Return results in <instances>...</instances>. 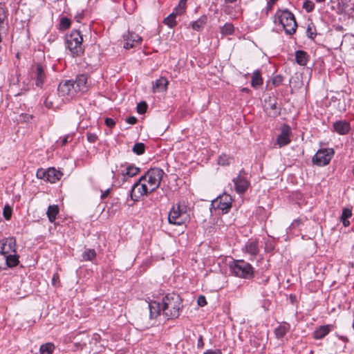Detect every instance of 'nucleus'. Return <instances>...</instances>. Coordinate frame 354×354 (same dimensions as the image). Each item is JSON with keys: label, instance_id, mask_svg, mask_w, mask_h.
Here are the masks:
<instances>
[{"label": "nucleus", "instance_id": "f257e3e1", "mask_svg": "<svg viewBox=\"0 0 354 354\" xmlns=\"http://www.w3.org/2000/svg\"><path fill=\"white\" fill-rule=\"evenodd\" d=\"M183 308L182 299L176 293L167 294L162 299V311L168 319H175L180 315Z\"/></svg>", "mask_w": 354, "mask_h": 354}, {"label": "nucleus", "instance_id": "f03ea898", "mask_svg": "<svg viewBox=\"0 0 354 354\" xmlns=\"http://www.w3.org/2000/svg\"><path fill=\"white\" fill-rule=\"evenodd\" d=\"M275 16L274 23H279L286 33L292 35L295 32L297 25L292 13L286 10H279Z\"/></svg>", "mask_w": 354, "mask_h": 354}, {"label": "nucleus", "instance_id": "7ed1b4c3", "mask_svg": "<svg viewBox=\"0 0 354 354\" xmlns=\"http://www.w3.org/2000/svg\"><path fill=\"white\" fill-rule=\"evenodd\" d=\"M164 171L159 168H152L140 178V182H147L150 192L156 190L160 185Z\"/></svg>", "mask_w": 354, "mask_h": 354}, {"label": "nucleus", "instance_id": "20e7f679", "mask_svg": "<svg viewBox=\"0 0 354 354\" xmlns=\"http://www.w3.org/2000/svg\"><path fill=\"white\" fill-rule=\"evenodd\" d=\"M82 36L78 30H73L66 37L68 48L73 56H80L83 54L84 50L82 47Z\"/></svg>", "mask_w": 354, "mask_h": 354}, {"label": "nucleus", "instance_id": "39448f33", "mask_svg": "<svg viewBox=\"0 0 354 354\" xmlns=\"http://www.w3.org/2000/svg\"><path fill=\"white\" fill-rule=\"evenodd\" d=\"M188 219L189 216L186 213V211L181 208L179 204L173 207L168 217V220L170 223L177 225L184 224Z\"/></svg>", "mask_w": 354, "mask_h": 354}, {"label": "nucleus", "instance_id": "423d86ee", "mask_svg": "<svg viewBox=\"0 0 354 354\" xmlns=\"http://www.w3.org/2000/svg\"><path fill=\"white\" fill-rule=\"evenodd\" d=\"M334 155L333 149H319L313 158V162L317 166L327 165Z\"/></svg>", "mask_w": 354, "mask_h": 354}, {"label": "nucleus", "instance_id": "0eeeda50", "mask_svg": "<svg viewBox=\"0 0 354 354\" xmlns=\"http://www.w3.org/2000/svg\"><path fill=\"white\" fill-rule=\"evenodd\" d=\"M232 272L239 277H248L252 275V268L243 261H237L231 266Z\"/></svg>", "mask_w": 354, "mask_h": 354}, {"label": "nucleus", "instance_id": "6e6552de", "mask_svg": "<svg viewBox=\"0 0 354 354\" xmlns=\"http://www.w3.org/2000/svg\"><path fill=\"white\" fill-rule=\"evenodd\" d=\"M263 109L269 117L275 118L280 114L281 108L278 106L275 96H268L264 100Z\"/></svg>", "mask_w": 354, "mask_h": 354}, {"label": "nucleus", "instance_id": "1a4fd4ad", "mask_svg": "<svg viewBox=\"0 0 354 354\" xmlns=\"http://www.w3.org/2000/svg\"><path fill=\"white\" fill-rule=\"evenodd\" d=\"M58 92L61 97L69 100L77 93V88L73 82L66 80L61 82L58 86Z\"/></svg>", "mask_w": 354, "mask_h": 354}, {"label": "nucleus", "instance_id": "9d476101", "mask_svg": "<svg viewBox=\"0 0 354 354\" xmlns=\"http://www.w3.org/2000/svg\"><path fill=\"white\" fill-rule=\"evenodd\" d=\"M151 192L147 185L145 182H140L139 180L133 187L131 192V198L134 201H139L141 197Z\"/></svg>", "mask_w": 354, "mask_h": 354}, {"label": "nucleus", "instance_id": "9b49d317", "mask_svg": "<svg viewBox=\"0 0 354 354\" xmlns=\"http://www.w3.org/2000/svg\"><path fill=\"white\" fill-rule=\"evenodd\" d=\"M142 308L145 310H148L150 319H156L160 314L162 310V306L159 302L152 301L151 302L145 301L142 304Z\"/></svg>", "mask_w": 354, "mask_h": 354}, {"label": "nucleus", "instance_id": "f8f14e48", "mask_svg": "<svg viewBox=\"0 0 354 354\" xmlns=\"http://www.w3.org/2000/svg\"><path fill=\"white\" fill-rule=\"evenodd\" d=\"M0 252L6 255L10 252L16 253V240L14 237L5 239L0 243Z\"/></svg>", "mask_w": 354, "mask_h": 354}, {"label": "nucleus", "instance_id": "ddd939ff", "mask_svg": "<svg viewBox=\"0 0 354 354\" xmlns=\"http://www.w3.org/2000/svg\"><path fill=\"white\" fill-rule=\"evenodd\" d=\"M290 133V129L288 125H283L281 128V133L278 136L277 140V144L279 147H283L288 145L290 142L289 134Z\"/></svg>", "mask_w": 354, "mask_h": 354}, {"label": "nucleus", "instance_id": "4468645a", "mask_svg": "<svg viewBox=\"0 0 354 354\" xmlns=\"http://www.w3.org/2000/svg\"><path fill=\"white\" fill-rule=\"evenodd\" d=\"M214 205L219 209L227 211L231 207L232 198L228 195L222 196L214 201Z\"/></svg>", "mask_w": 354, "mask_h": 354}, {"label": "nucleus", "instance_id": "2eb2a0df", "mask_svg": "<svg viewBox=\"0 0 354 354\" xmlns=\"http://www.w3.org/2000/svg\"><path fill=\"white\" fill-rule=\"evenodd\" d=\"M234 183L235 189L238 193H244L250 185L249 182L241 176L234 179Z\"/></svg>", "mask_w": 354, "mask_h": 354}, {"label": "nucleus", "instance_id": "dca6fc26", "mask_svg": "<svg viewBox=\"0 0 354 354\" xmlns=\"http://www.w3.org/2000/svg\"><path fill=\"white\" fill-rule=\"evenodd\" d=\"M168 84V80L165 77H161L156 81L153 86L152 91L153 93L166 91Z\"/></svg>", "mask_w": 354, "mask_h": 354}, {"label": "nucleus", "instance_id": "f3484780", "mask_svg": "<svg viewBox=\"0 0 354 354\" xmlns=\"http://www.w3.org/2000/svg\"><path fill=\"white\" fill-rule=\"evenodd\" d=\"M46 181H48L51 183H56L61 178L62 176V173L60 171L56 170L54 167L49 168L48 170H46Z\"/></svg>", "mask_w": 354, "mask_h": 354}, {"label": "nucleus", "instance_id": "a211bd4d", "mask_svg": "<svg viewBox=\"0 0 354 354\" xmlns=\"http://www.w3.org/2000/svg\"><path fill=\"white\" fill-rule=\"evenodd\" d=\"M335 130L339 134H346L350 129V126L348 122H337L333 124Z\"/></svg>", "mask_w": 354, "mask_h": 354}, {"label": "nucleus", "instance_id": "6ab92c4d", "mask_svg": "<svg viewBox=\"0 0 354 354\" xmlns=\"http://www.w3.org/2000/svg\"><path fill=\"white\" fill-rule=\"evenodd\" d=\"M86 80L87 78L84 75H79L77 77L76 80L73 82L77 88V91H82L86 88Z\"/></svg>", "mask_w": 354, "mask_h": 354}, {"label": "nucleus", "instance_id": "aec40b11", "mask_svg": "<svg viewBox=\"0 0 354 354\" xmlns=\"http://www.w3.org/2000/svg\"><path fill=\"white\" fill-rule=\"evenodd\" d=\"M58 213L59 207L57 205H50L46 212L49 221L51 223L54 222Z\"/></svg>", "mask_w": 354, "mask_h": 354}, {"label": "nucleus", "instance_id": "412c9836", "mask_svg": "<svg viewBox=\"0 0 354 354\" xmlns=\"http://www.w3.org/2000/svg\"><path fill=\"white\" fill-rule=\"evenodd\" d=\"M330 331L329 326H322L316 330L314 333V337L315 339H322Z\"/></svg>", "mask_w": 354, "mask_h": 354}, {"label": "nucleus", "instance_id": "4be33fe9", "mask_svg": "<svg viewBox=\"0 0 354 354\" xmlns=\"http://www.w3.org/2000/svg\"><path fill=\"white\" fill-rule=\"evenodd\" d=\"M296 61L301 66H305L308 62V55L306 52L299 50L296 53Z\"/></svg>", "mask_w": 354, "mask_h": 354}, {"label": "nucleus", "instance_id": "5701e85b", "mask_svg": "<svg viewBox=\"0 0 354 354\" xmlns=\"http://www.w3.org/2000/svg\"><path fill=\"white\" fill-rule=\"evenodd\" d=\"M55 348L54 344L48 342L42 344L39 348L40 354H52Z\"/></svg>", "mask_w": 354, "mask_h": 354}, {"label": "nucleus", "instance_id": "b1692460", "mask_svg": "<svg viewBox=\"0 0 354 354\" xmlns=\"http://www.w3.org/2000/svg\"><path fill=\"white\" fill-rule=\"evenodd\" d=\"M36 70H37L36 84H37V86H39L44 82V78H45V74L44 72L43 67L40 64H37Z\"/></svg>", "mask_w": 354, "mask_h": 354}, {"label": "nucleus", "instance_id": "393cba45", "mask_svg": "<svg viewBox=\"0 0 354 354\" xmlns=\"http://www.w3.org/2000/svg\"><path fill=\"white\" fill-rule=\"evenodd\" d=\"M263 83V79L261 77V75L259 71H256L254 72L252 77L251 84L253 87H256L257 86L261 85Z\"/></svg>", "mask_w": 354, "mask_h": 354}, {"label": "nucleus", "instance_id": "a878e982", "mask_svg": "<svg viewBox=\"0 0 354 354\" xmlns=\"http://www.w3.org/2000/svg\"><path fill=\"white\" fill-rule=\"evenodd\" d=\"M7 264L10 267L15 266L19 263L18 257L15 254H8L6 256Z\"/></svg>", "mask_w": 354, "mask_h": 354}, {"label": "nucleus", "instance_id": "bb28decb", "mask_svg": "<svg viewBox=\"0 0 354 354\" xmlns=\"http://www.w3.org/2000/svg\"><path fill=\"white\" fill-rule=\"evenodd\" d=\"M207 17L203 16L192 24V28L195 30H199L206 24Z\"/></svg>", "mask_w": 354, "mask_h": 354}, {"label": "nucleus", "instance_id": "cd10ccee", "mask_svg": "<svg viewBox=\"0 0 354 354\" xmlns=\"http://www.w3.org/2000/svg\"><path fill=\"white\" fill-rule=\"evenodd\" d=\"M288 330V326L286 325H281L274 330V333L277 338L283 337Z\"/></svg>", "mask_w": 354, "mask_h": 354}, {"label": "nucleus", "instance_id": "c85d7f7f", "mask_svg": "<svg viewBox=\"0 0 354 354\" xmlns=\"http://www.w3.org/2000/svg\"><path fill=\"white\" fill-rule=\"evenodd\" d=\"M246 251L251 254H257L259 250L257 247V242L252 241L248 243L245 247Z\"/></svg>", "mask_w": 354, "mask_h": 354}, {"label": "nucleus", "instance_id": "c756f323", "mask_svg": "<svg viewBox=\"0 0 354 354\" xmlns=\"http://www.w3.org/2000/svg\"><path fill=\"white\" fill-rule=\"evenodd\" d=\"M186 2L187 0H180L178 6L175 8L174 13L176 15H182L185 10Z\"/></svg>", "mask_w": 354, "mask_h": 354}, {"label": "nucleus", "instance_id": "7c9ffc66", "mask_svg": "<svg viewBox=\"0 0 354 354\" xmlns=\"http://www.w3.org/2000/svg\"><path fill=\"white\" fill-rule=\"evenodd\" d=\"M234 31V27L232 24H225L221 30V32L223 35H232Z\"/></svg>", "mask_w": 354, "mask_h": 354}, {"label": "nucleus", "instance_id": "2f4dec72", "mask_svg": "<svg viewBox=\"0 0 354 354\" xmlns=\"http://www.w3.org/2000/svg\"><path fill=\"white\" fill-rule=\"evenodd\" d=\"M126 41H131L132 42L140 43L142 41V37L134 32H128L127 36H124Z\"/></svg>", "mask_w": 354, "mask_h": 354}, {"label": "nucleus", "instance_id": "473e14b6", "mask_svg": "<svg viewBox=\"0 0 354 354\" xmlns=\"http://www.w3.org/2000/svg\"><path fill=\"white\" fill-rule=\"evenodd\" d=\"M95 251L93 249H88L84 252L83 259L85 261H91L95 259Z\"/></svg>", "mask_w": 354, "mask_h": 354}, {"label": "nucleus", "instance_id": "72a5a7b5", "mask_svg": "<svg viewBox=\"0 0 354 354\" xmlns=\"http://www.w3.org/2000/svg\"><path fill=\"white\" fill-rule=\"evenodd\" d=\"M145 145L142 142H138L135 144L132 150L135 153L138 155H142L145 152Z\"/></svg>", "mask_w": 354, "mask_h": 354}, {"label": "nucleus", "instance_id": "f704fd0d", "mask_svg": "<svg viewBox=\"0 0 354 354\" xmlns=\"http://www.w3.org/2000/svg\"><path fill=\"white\" fill-rule=\"evenodd\" d=\"M176 16V15L173 12L167 18H165L163 22L169 27L172 28L175 26L176 24L175 21Z\"/></svg>", "mask_w": 354, "mask_h": 354}, {"label": "nucleus", "instance_id": "c9c22d12", "mask_svg": "<svg viewBox=\"0 0 354 354\" xmlns=\"http://www.w3.org/2000/svg\"><path fill=\"white\" fill-rule=\"evenodd\" d=\"M71 21L67 17H63L60 20L59 29L66 30L70 27Z\"/></svg>", "mask_w": 354, "mask_h": 354}, {"label": "nucleus", "instance_id": "e433bc0d", "mask_svg": "<svg viewBox=\"0 0 354 354\" xmlns=\"http://www.w3.org/2000/svg\"><path fill=\"white\" fill-rule=\"evenodd\" d=\"M139 168L133 166H130L127 169L126 173L124 174L132 177L136 176L139 172Z\"/></svg>", "mask_w": 354, "mask_h": 354}, {"label": "nucleus", "instance_id": "4c0bfd02", "mask_svg": "<svg viewBox=\"0 0 354 354\" xmlns=\"http://www.w3.org/2000/svg\"><path fill=\"white\" fill-rule=\"evenodd\" d=\"M301 82V75L297 73L295 77H292L290 80V83L293 84L295 86H298Z\"/></svg>", "mask_w": 354, "mask_h": 354}, {"label": "nucleus", "instance_id": "58836bf2", "mask_svg": "<svg viewBox=\"0 0 354 354\" xmlns=\"http://www.w3.org/2000/svg\"><path fill=\"white\" fill-rule=\"evenodd\" d=\"M314 3L309 0H306L303 5V8L306 9L307 12H311L314 9Z\"/></svg>", "mask_w": 354, "mask_h": 354}, {"label": "nucleus", "instance_id": "ea45409f", "mask_svg": "<svg viewBox=\"0 0 354 354\" xmlns=\"http://www.w3.org/2000/svg\"><path fill=\"white\" fill-rule=\"evenodd\" d=\"M44 105L47 109H53L54 107V98L48 96L44 102Z\"/></svg>", "mask_w": 354, "mask_h": 354}, {"label": "nucleus", "instance_id": "a19ab883", "mask_svg": "<svg viewBox=\"0 0 354 354\" xmlns=\"http://www.w3.org/2000/svg\"><path fill=\"white\" fill-rule=\"evenodd\" d=\"M147 105L144 102L139 103L137 106V111L140 114L145 113L147 111Z\"/></svg>", "mask_w": 354, "mask_h": 354}, {"label": "nucleus", "instance_id": "79ce46f5", "mask_svg": "<svg viewBox=\"0 0 354 354\" xmlns=\"http://www.w3.org/2000/svg\"><path fill=\"white\" fill-rule=\"evenodd\" d=\"M12 216V209L9 206H6L3 209V216L6 220H9Z\"/></svg>", "mask_w": 354, "mask_h": 354}, {"label": "nucleus", "instance_id": "37998d69", "mask_svg": "<svg viewBox=\"0 0 354 354\" xmlns=\"http://www.w3.org/2000/svg\"><path fill=\"white\" fill-rule=\"evenodd\" d=\"M36 175L38 178L45 179L46 180V178H47L46 170L40 169L37 171Z\"/></svg>", "mask_w": 354, "mask_h": 354}, {"label": "nucleus", "instance_id": "c03bdc74", "mask_svg": "<svg viewBox=\"0 0 354 354\" xmlns=\"http://www.w3.org/2000/svg\"><path fill=\"white\" fill-rule=\"evenodd\" d=\"M283 81V77L281 75H277L275 76L273 80H272V84L274 85V86H278L280 84H281Z\"/></svg>", "mask_w": 354, "mask_h": 354}, {"label": "nucleus", "instance_id": "a18cd8bd", "mask_svg": "<svg viewBox=\"0 0 354 354\" xmlns=\"http://www.w3.org/2000/svg\"><path fill=\"white\" fill-rule=\"evenodd\" d=\"M352 215L351 211L349 209L345 208L343 210L341 218H348Z\"/></svg>", "mask_w": 354, "mask_h": 354}, {"label": "nucleus", "instance_id": "49530a36", "mask_svg": "<svg viewBox=\"0 0 354 354\" xmlns=\"http://www.w3.org/2000/svg\"><path fill=\"white\" fill-rule=\"evenodd\" d=\"M87 140L89 142H95L97 140V136L94 133H88Z\"/></svg>", "mask_w": 354, "mask_h": 354}, {"label": "nucleus", "instance_id": "de8ad7c7", "mask_svg": "<svg viewBox=\"0 0 354 354\" xmlns=\"http://www.w3.org/2000/svg\"><path fill=\"white\" fill-rule=\"evenodd\" d=\"M227 160H228V158H227V156L225 155H223V156H220V158L218 159V163L222 165H228L229 162Z\"/></svg>", "mask_w": 354, "mask_h": 354}, {"label": "nucleus", "instance_id": "09e8293b", "mask_svg": "<svg viewBox=\"0 0 354 354\" xmlns=\"http://www.w3.org/2000/svg\"><path fill=\"white\" fill-rule=\"evenodd\" d=\"M197 302H198V306H200L201 307H203L207 304L205 297L203 295H201L198 297Z\"/></svg>", "mask_w": 354, "mask_h": 354}, {"label": "nucleus", "instance_id": "8fccbe9b", "mask_svg": "<svg viewBox=\"0 0 354 354\" xmlns=\"http://www.w3.org/2000/svg\"><path fill=\"white\" fill-rule=\"evenodd\" d=\"M105 124L106 125H107L109 127H113L115 126V121L112 118H107L105 119Z\"/></svg>", "mask_w": 354, "mask_h": 354}, {"label": "nucleus", "instance_id": "3c124183", "mask_svg": "<svg viewBox=\"0 0 354 354\" xmlns=\"http://www.w3.org/2000/svg\"><path fill=\"white\" fill-rule=\"evenodd\" d=\"M126 122L130 124H134L137 122V119L134 116H129L126 119Z\"/></svg>", "mask_w": 354, "mask_h": 354}, {"label": "nucleus", "instance_id": "603ef678", "mask_svg": "<svg viewBox=\"0 0 354 354\" xmlns=\"http://www.w3.org/2000/svg\"><path fill=\"white\" fill-rule=\"evenodd\" d=\"M204 354H222L221 351L219 349L217 350H208L204 353Z\"/></svg>", "mask_w": 354, "mask_h": 354}, {"label": "nucleus", "instance_id": "864d4df0", "mask_svg": "<svg viewBox=\"0 0 354 354\" xmlns=\"http://www.w3.org/2000/svg\"><path fill=\"white\" fill-rule=\"evenodd\" d=\"M131 41H127V42L124 44V48L126 49H130L134 46L133 43H130Z\"/></svg>", "mask_w": 354, "mask_h": 354}, {"label": "nucleus", "instance_id": "5fc2aeb1", "mask_svg": "<svg viewBox=\"0 0 354 354\" xmlns=\"http://www.w3.org/2000/svg\"><path fill=\"white\" fill-rule=\"evenodd\" d=\"M307 34L308 35L309 37L310 38H314L315 34L312 31V28L311 27L308 26V28H307Z\"/></svg>", "mask_w": 354, "mask_h": 354}, {"label": "nucleus", "instance_id": "6e6d98bb", "mask_svg": "<svg viewBox=\"0 0 354 354\" xmlns=\"http://www.w3.org/2000/svg\"><path fill=\"white\" fill-rule=\"evenodd\" d=\"M274 248V247L273 245L268 244V243L266 244V250L267 252H272V251H273Z\"/></svg>", "mask_w": 354, "mask_h": 354}, {"label": "nucleus", "instance_id": "4d7b16f0", "mask_svg": "<svg viewBox=\"0 0 354 354\" xmlns=\"http://www.w3.org/2000/svg\"><path fill=\"white\" fill-rule=\"evenodd\" d=\"M277 0H270V1L268 3V10H270L272 9V7L273 4L277 1Z\"/></svg>", "mask_w": 354, "mask_h": 354}, {"label": "nucleus", "instance_id": "13d9d810", "mask_svg": "<svg viewBox=\"0 0 354 354\" xmlns=\"http://www.w3.org/2000/svg\"><path fill=\"white\" fill-rule=\"evenodd\" d=\"M109 194V189L106 190L101 196L102 199H104Z\"/></svg>", "mask_w": 354, "mask_h": 354}, {"label": "nucleus", "instance_id": "bf43d9fd", "mask_svg": "<svg viewBox=\"0 0 354 354\" xmlns=\"http://www.w3.org/2000/svg\"><path fill=\"white\" fill-rule=\"evenodd\" d=\"M342 223H343V225L344 226H348L349 225V221H347V218H341Z\"/></svg>", "mask_w": 354, "mask_h": 354}, {"label": "nucleus", "instance_id": "052dcab7", "mask_svg": "<svg viewBox=\"0 0 354 354\" xmlns=\"http://www.w3.org/2000/svg\"><path fill=\"white\" fill-rule=\"evenodd\" d=\"M68 142V137H66L62 140V145H65Z\"/></svg>", "mask_w": 354, "mask_h": 354}, {"label": "nucleus", "instance_id": "680f3d73", "mask_svg": "<svg viewBox=\"0 0 354 354\" xmlns=\"http://www.w3.org/2000/svg\"><path fill=\"white\" fill-rule=\"evenodd\" d=\"M225 3H233L236 0H225Z\"/></svg>", "mask_w": 354, "mask_h": 354}, {"label": "nucleus", "instance_id": "e2e57ef3", "mask_svg": "<svg viewBox=\"0 0 354 354\" xmlns=\"http://www.w3.org/2000/svg\"><path fill=\"white\" fill-rule=\"evenodd\" d=\"M249 91V90H248V88H243V89H242V91H244V92H247V91Z\"/></svg>", "mask_w": 354, "mask_h": 354}, {"label": "nucleus", "instance_id": "0e129e2a", "mask_svg": "<svg viewBox=\"0 0 354 354\" xmlns=\"http://www.w3.org/2000/svg\"><path fill=\"white\" fill-rule=\"evenodd\" d=\"M317 1L319 2H322V1H324L325 0H317Z\"/></svg>", "mask_w": 354, "mask_h": 354}, {"label": "nucleus", "instance_id": "69168bd1", "mask_svg": "<svg viewBox=\"0 0 354 354\" xmlns=\"http://www.w3.org/2000/svg\"><path fill=\"white\" fill-rule=\"evenodd\" d=\"M53 282H54L55 281H56L55 277H53Z\"/></svg>", "mask_w": 354, "mask_h": 354}]
</instances>
